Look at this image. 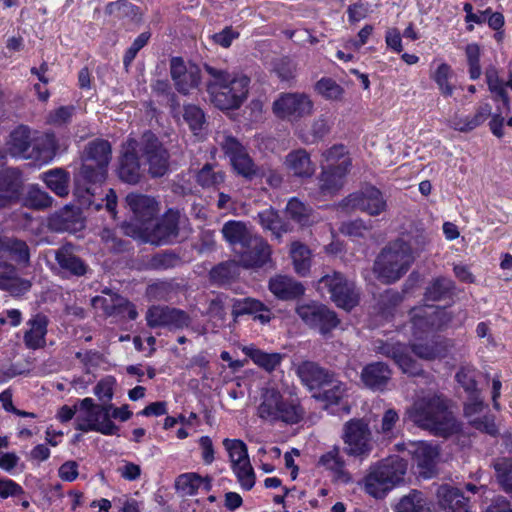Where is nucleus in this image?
Masks as SVG:
<instances>
[{"mask_svg": "<svg viewBox=\"0 0 512 512\" xmlns=\"http://www.w3.org/2000/svg\"><path fill=\"white\" fill-rule=\"evenodd\" d=\"M141 157L148 166L151 177L164 176L169 170L170 154L161 140L151 131H145L139 139L130 138L123 145L119 158L118 176L128 184H137L144 176L139 162Z\"/></svg>", "mask_w": 512, "mask_h": 512, "instance_id": "1", "label": "nucleus"}, {"mask_svg": "<svg viewBox=\"0 0 512 512\" xmlns=\"http://www.w3.org/2000/svg\"><path fill=\"white\" fill-rule=\"evenodd\" d=\"M407 414L416 426L437 437L448 438L461 430L450 401L442 394L427 393L418 397Z\"/></svg>", "mask_w": 512, "mask_h": 512, "instance_id": "2", "label": "nucleus"}, {"mask_svg": "<svg viewBox=\"0 0 512 512\" xmlns=\"http://www.w3.org/2000/svg\"><path fill=\"white\" fill-rule=\"evenodd\" d=\"M210 78L206 82V91L210 102L221 110L239 108L249 92L250 78L243 74H230L223 69L204 64Z\"/></svg>", "mask_w": 512, "mask_h": 512, "instance_id": "3", "label": "nucleus"}, {"mask_svg": "<svg viewBox=\"0 0 512 512\" xmlns=\"http://www.w3.org/2000/svg\"><path fill=\"white\" fill-rule=\"evenodd\" d=\"M413 252L404 238L388 243L374 262V273L383 283L398 281L413 264Z\"/></svg>", "mask_w": 512, "mask_h": 512, "instance_id": "4", "label": "nucleus"}, {"mask_svg": "<svg viewBox=\"0 0 512 512\" xmlns=\"http://www.w3.org/2000/svg\"><path fill=\"white\" fill-rule=\"evenodd\" d=\"M305 415L303 407L296 398H285L274 387L265 388L261 393V402L257 407V416L269 423L283 422L297 424Z\"/></svg>", "mask_w": 512, "mask_h": 512, "instance_id": "5", "label": "nucleus"}, {"mask_svg": "<svg viewBox=\"0 0 512 512\" xmlns=\"http://www.w3.org/2000/svg\"><path fill=\"white\" fill-rule=\"evenodd\" d=\"M407 462L399 457H390L375 467L364 479V490L374 498H382L395 485L403 481Z\"/></svg>", "mask_w": 512, "mask_h": 512, "instance_id": "6", "label": "nucleus"}, {"mask_svg": "<svg viewBox=\"0 0 512 512\" xmlns=\"http://www.w3.org/2000/svg\"><path fill=\"white\" fill-rule=\"evenodd\" d=\"M111 145L107 140L96 139L89 142L83 152L80 173L90 183H101L107 175L111 160Z\"/></svg>", "mask_w": 512, "mask_h": 512, "instance_id": "7", "label": "nucleus"}, {"mask_svg": "<svg viewBox=\"0 0 512 512\" xmlns=\"http://www.w3.org/2000/svg\"><path fill=\"white\" fill-rule=\"evenodd\" d=\"M346 455L358 459L367 458L373 450V435L365 419H350L343 425L341 436Z\"/></svg>", "mask_w": 512, "mask_h": 512, "instance_id": "8", "label": "nucleus"}, {"mask_svg": "<svg viewBox=\"0 0 512 512\" xmlns=\"http://www.w3.org/2000/svg\"><path fill=\"white\" fill-rule=\"evenodd\" d=\"M317 290L322 294L328 293L331 300L347 311L358 304L359 294L353 281L348 280L342 273L333 271L318 281Z\"/></svg>", "mask_w": 512, "mask_h": 512, "instance_id": "9", "label": "nucleus"}, {"mask_svg": "<svg viewBox=\"0 0 512 512\" xmlns=\"http://www.w3.org/2000/svg\"><path fill=\"white\" fill-rule=\"evenodd\" d=\"M79 246L65 242L53 251L55 264L51 267L58 276L70 279L81 278L91 273L87 261L80 256Z\"/></svg>", "mask_w": 512, "mask_h": 512, "instance_id": "10", "label": "nucleus"}, {"mask_svg": "<svg viewBox=\"0 0 512 512\" xmlns=\"http://www.w3.org/2000/svg\"><path fill=\"white\" fill-rule=\"evenodd\" d=\"M79 411L75 420V429L82 432L96 431L104 435L117 434L118 426L111 419H103L104 408L95 404L92 398L81 400Z\"/></svg>", "mask_w": 512, "mask_h": 512, "instance_id": "11", "label": "nucleus"}, {"mask_svg": "<svg viewBox=\"0 0 512 512\" xmlns=\"http://www.w3.org/2000/svg\"><path fill=\"white\" fill-rule=\"evenodd\" d=\"M220 146L229 158L234 172L247 181H252L262 174V168L258 167L250 157L246 148L233 136L223 135Z\"/></svg>", "mask_w": 512, "mask_h": 512, "instance_id": "12", "label": "nucleus"}, {"mask_svg": "<svg viewBox=\"0 0 512 512\" xmlns=\"http://www.w3.org/2000/svg\"><path fill=\"white\" fill-rule=\"evenodd\" d=\"M295 311L307 326L321 334L329 333L339 324L336 313L322 303L311 301L298 304Z\"/></svg>", "mask_w": 512, "mask_h": 512, "instance_id": "13", "label": "nucleus"}, {"mask_svg": "<svg viewBox=\"0 0 512 512\" xmlns=\"http://www.w3.org/2000/svg\"><path fill=\"white\" fill-rule=\"evenodd\" d=\"M452 321V313L445 308L425 306L412 311V328L416 337L434 330L446 328Z\"/></svg>", "mask_w": 512, "mask_h": 512, "instance_id": "14", "label": "nucleus"}, {"mask_svg": "<svg viewBox=\"0 0 512 512\" xmlns=\"http://www.w3.org/2000/svg\"><path fill=\"white\" fill-rule=\"evenodd\" d=\"M145 318L150 328L165 327L170 330H182L189 327L192 322L184 310L160 305L150 307Z\"/></svg>", "mask_w": 512, "mask_h": 512, "instance_id": "15", "label": "nucleus"}, {"mask_svg": "<svg viewBox=\"0 0 512 512\" xmlns=\"http://www.w3.org/2000/svg\"><path fill=\"white\" fill-rule=\"evenodd\" d=\"M312 109V101L307 95L300 93H283L273 103L274 114L288 120H298L310 115Z\"/></svg>", "mask_w": 512, "mask_h": 512, "instance_id": "16", "label": "nucleus"}, {"mask_svg": "<svg viewBox=\"0 0 512 512\" xmlns=\"http://www.w3.org/2000/svg\"><path fill=\"white\" fill-rule=\"evenodd\" d=\"M342 203L344 207L359 209L371 216L379 215L387 207L382 192L374 186H365L360 192L350 194Z\"/></svg>", "mask_w": 512, "mask_h": 512, "instance_id": "17", "label": "nucleus"}, {"mask_svg": "<svg viewBox=\"0 0 512 512\" xmlns=\"http://www.w3.org/2000/svg\"><path fill=\"white\" fill-rule=\"evenodd\" d=\"M170 75L177 91L184 95L197 88L201 82L200 68L195 64L186 65L178 57H174L170 61Z\"/></svg>", "mask_w": 512, "mask_h": 512, "instance_id": "18", "label": "nucleus"}, {"mask_svg": "<svg viewBox=\"0 0 512 512\" xmlns=\"http://www.w3.org/2000/svg\"><path fill=\"white\" fill-rule=\"evenodd\" d=\"M180 217L179 211H167L152 229L147 230L146 241L155 246L171 243L179 234Z\"/></svg>", "mask_w": 512, "mask_h": 512, "instance_id": "19", "label": "nucleus"}, {"mask_svg": "<svg viewBox=\"0 0 512 512\" xmlns=\"http://www.w3.org/2000/svg\"><path fill=\"white\" fill-rule=\"evenodd\" d=\"M351 165L350 158H343L337 165H323L318 182L320 192L323 195L336 194L344 186Z\"/></svg>", "mask_w": 512, "mask_h": 512, "instance_id": "20", "label": "nucleus"}, {"mask_svg": "<svg viewBox=\"0 0 512 512\" xmlns=\"http://www.w3.org/2000/svg\"><path fill=\"white\" fill-rule=\"evenodd\" d=\"M239 264L243 268H262L271 262V247L262 237L255 235L241 248Z\"/></svg>", "mask_w": 512, "mask_h": 512, "instance_id": "21", "label": "nucleus"}, {"mask_svg": "<svg viewBox=\"0 0 512 512\" xmlns=\"http://www.w3.org/2000/svg\"><path fill=\"white\" fill-rule=\"evenodd\" d=\"M7 149L12 156L24 159H38L40 154L37 143L31 137L30 129L24 125L11 131Z\"/></svg>", "mask_w": 512, "mask_h": 512, "instance_id": "22", "label": "nucleus"}, {"mask_svg": "<svg viewBox=\"0 0 512 512\" xmlns=\"http://www.w3.org/2000/svg\"><path fill=\"white\" fill-rule=\"evenodd\" d=\"M22 173L17 168L0 171V208L17 203L22 195Z\"/></svg>", "mask_w": 512, "mask_h": 512, "instance_id": "23", "label": "nucleus"}, {"mask_svg": "<svg viewBox=\"0 0 512 512\" xmlns=\"http://www.w3.org/2000/svg\"><path fill=\"white\" fill-rule=\"evenodd\" d=\"M29 247L25 241L0 232V267H8L11 261L28 264Z\"/></svg>", "mask_w": 512, "mask_h": 512, "instance_id": "24", "label": "nucleus"}, {"mask_svg": "<svg viewBox=\"0 0 512 512\" xmlns=\"http://www.w3.org/2000/svg\"><path fill=\"white\" fill-rule=\"evenodd\" d=\"M407 451L416 463L419 474L425 478L432 477L439 454L437 448L426 442H416L410 443Z\"/></svg>", "mask_w": 512, "mask_h": 512, "instance_id": "25", "label": "nucleus"}, {"mask_svg": "<svg viewBox=\"0 0 512 512\" xmlns=\"http://www.w3.org/2000/svg\"><path fill=\"white\" fill-rule=\"evenodd\" d=\"M296 374L310 391L324 388L325 383L334 376L332 371L310 360L300 362L296 367Z\"/></svg>", "mask_w": 512, "mask_h": 512, "instance_id": "26", "label": "nucleus"}, {"mask_svg": "<svg viewBox=\"0 0 512 512\" xmlns=\"http://www.w3.org/2000/svg\"><path fill=\"white\" fill-rule=\"evenodd\" d=\"M231 315L234 321L240 316L252 315L254 320L262 324H266L272 319L271 309L260 300L251 297L234 299Z\"/></svg>", "mask_w": 512, "mask_h": 512, "instance_id": "27", "label": "nucleus"}, {"mask_svg": "<svg viewBox=\"0 0 512 512\" xmlns=\"http://www.w3.org/2000/svg\"><path fill=\"white\" fill-rule=\"evenodd\" d=\"M391 377L392 370L386 363L381 361L365 365L360 374L363 385L373 391H384Z\"/></svg>", "mask_w": 512, "mask_h": 512, "instance_id": "28", "label": "nucleus"}, {"mask_svg": "<svg viewBox=\"0 0 512 512\" xmlns=\"http://www.w3.org/2000/svg\"><path fill=\"white\" fill-rule=\"evenodd\" d=\"M48 226L55 232H76L83 227L81 213L74 206H65L49 217Z\"/></svg>", "mask_w": 512, "mask_h": 512, "instance_id": "29", "label": "nucleus"}, {"mask_svg": "<svg viewBox=\"0 0 512 512\" xmlns=\"http://www.w3.org/2000/svg\"><path fill=\"white\" fill-rule=\"evenodd\" d=\"M95 307H101L109 316H127L131 320L138 317L135 306L126 298L118 294H110L109 298L96 296L92 299Z\"/></svg>", "mask_w": 512, "mask_h": 512, "instance_id": "30", "label": "nucleus"}, {"mask_svg": "<svg viewBox=\"0 0 512 512\" xmlns=\"http://www.w3.org/2000/svg\"><path fill=\"white\" fill-rule=\"evenodd\" d=\"M48 324V317L42 313L33 315L26 322L28 328L24 332L23 341L28 349L36 350L44 347Z\"/></svg>", "mask_w": 512, "mask_h": 512, "instance_id": "31", "label": "nucleus"}, {"mask_svg": "<svg viewBox=\"0 0 512 512\" xmlns=\"http://www.w3.org/2000/svg\"><path fill=\"white\" fill-rule=\"evenodd\" d=\"M126 202L133 212L134 217L141 224L152 220L158 212L157 202L154 198L147 195L129 193L126 196Z\"/></svg>", "mask_w": 512, "mask_h": 512, "instance_id": "32", "label": "nucleus"}, {"mask_svg": "<svg viewBox=\"0 0 512 512\" xmlns=\"http://www.w3.org/2000/svg\"><path fill=\"white\" fill-rule=\"evenodd\" d=\"M318 464L330 470L333 473V480L342 484L352 481L351 474L345 469V460L340 455V448L334 446L330 451L323 454Z\"/></svg>", "mask_w": 512, "mask_h": 512, "instance_id": "33", "label": "nucleus"}, {"mask_svg": "<svg viewBox=\"0 0 512 512\" xmlns=\"http://www.w3.org/2000/svg\"><path fill=\"white\" fill-rule=\"evenodd\" d=\"M269 290L281 300H294L304 295V286L287 276H276L269 281Z\"/></svg>", "mask_w": 512, "mask_h": 512, "instance_id": "34", "label": "nucleus"}, {"mask_svg": "<svg viewBox=\"0 0 512 512\" xmlns=\"http://www.w3.org/2000/svg\"><path fill=\"white\" fill-rule=\"evenodd\" d=\"M286 169L295 177L309 178L315 172V165L304 149L289 152L284 161Z\"/></svg>", "mask_w": 512, "mask_h": 512, "instance_id": "35", "label": "nucleus"}, {"mask_svg": "<svg viewBox=\"0 0 512 512\" xmlns=\"http://www.w3.org/2000/svg\"><path fill=\"white\" fill-rule=\"evenodd\" d=\"M491 106L488 103L479 105L473 116H463L456 113L449 121L450 127L459 132H470L483 124L491 116Z\"/></svg>", "mask_w": 512, "mask_h": 512, "instance_id": "36", "label": "nucleus"}, {"mask_svg": "<svg viewBox=\"0 0 512 512\" xmlns=\"http://www.w3.org/2000/svg\"><path fill=\"white\" fill-rule=\"evenodd\" d=\"M436 496L441 508L449 512H461L467 509L468 499L462 492L449 484H442L437 488Z\"/></svg>", "mask_w": 512, "mask_h": 512, "instance_id": "37", "label": "nucleus"}, {"mask_svg": "<svg viewBox=\"0 0 512 512\" xmlns=\"http://www.w3.org/2000/svg\"><path fill=\"white\" fill-rule=\"evenodd\" d=\"M4 272H0V289L7 291L12 296H21L28 292L32 286L31 282L18 276L16 268L9 264L3 267Z\"/></svg>", "mask_w": 512, "mask_h": 512, "instance_id": "38", "label": "nucleus"}, {"mask_svg": "<svg viewBox=\"0 0 512 512\" xmlns=\"http://www.w3.org/2000/svg\"><path fill=\"white\" fill-rule=\"evenodd\" d=\"M221 232L224 239L231 246L235 247L239 245L241 248H244L247 243L255 236L249 231L244 222L234 220L226 222L223 225Z\"/></svg>", "mask_w": 512, "mask_h": 512, "instance_id": "39", "label": "nucleus"}, {"mask_svg": "<svg viewBox=\"0 0 512 512\" xmlns=\"http://www.w3.org/2000/svg\"><path fill=\"white\" fill-rule=\"evenodd\" d=\"M319 390L321 391L313 394V398L324 402L325 407H327L328 405H334L340 402L346 393V385L334 375L325 383V387Z\"/></svg>", "mask_w": 512, "mask_h": 512, "instance_id": "40", "label": "nucleus"}, {"mask_svg": "<svg viewBox=\"0 0 512 512\" xmlns=\"http://www.w3.org/2000/svg\"><path fill=\"white\" fill-rule=\"evenodd\" d=\"M455 283L450 278L439 276L433 279L426 288L425 298L429 301H441L451 298L454 294Z\"/></svg>", "mask_w": 512, "mask_h": 512, "instance_id": "41", "label": "nucleus"}, {"mask_svg": "<svg viewBox=\"0 0 512 512\" xmlns=\"http://www.w3.org/2000/svg\"><path fill=\"white\" fill-rule=\"evenodd\" d=\"M225 172L218 169L216 165L206 163L196 175V182L203 188H214L219 190L225 182Z\"/></svg>", "mask_w": 512, "mask_h": 512, "instance_id": "42", "label": "nucleus"}, {"mask_svg": "<svg viewBox=\"0 0 512 512\" xmlns=\"http://www.w3.org/2000/svg\"><path fill=\"white\" fill-rule=\"evenodd\" d=\"M257 220L265 230L271 231L277 239L283 232H287L288 228L285 222L280 218L278 212L273 208L265 209L258 213Z\"/></svg>", "mask_w": 512, "mask_h": 512, "instance_id": "43", "label": "nucleus"}, {"mask_svg": "<svg viewBox=\"0 0 512 512\" xmlns=\"http://www.w3.org/2000/svg\"><path fill=\"white\" fill-rule=\"evenodd\" d=\"M290 255L296 273L301 276L307 275L311 267L310 249L300 242H293L291 244Z\"/></svg>", "mask_w": 512, "mask_h": 512, "instance_id": "44", "label": "nucleus"}, {"mask_svg": "<svg viewBox=\"0 0 512 512\" xmlns=\"http://www.w3.org/2000/svg\"><path fill=\"white\" fill-rule=\"evenodd\" d=\"M243 351L255 364L268 372L275 370L282 361L279 353H265L254 347H245Z\"/></svg>", "mask_w": 512, "mask_h": 512, "instance_id": "45", "label": "nucleus"}, {"mask_svg": "<svg viewBox=\"0 0 512 512\" xmlns=\"http://www.w3.org/2000/svg\"><path fill=\"white\" fill-rule=\"evenodd\" d=\"M44 181L49 189L60 197L69 193V175L62 169H54L44 174Z\"/></svg>", "mask_w": 512, "mask_h": 512, "instance_id": "46", "label": "nucleus"}, {"mask_svg": "<svg viewBox=\"0 0 512 512\" xmlns=\"http://www.w3.org/2000/svg\"><path fill=\"white\" fill-rule=\"evenodd\" d=\"M239 266L234 261L220 263L211 270V279L220 285L228 284L238 276Z\"/></svg>", "mask_w": 512, "mask_h": 512, "instance_id": "47", "label": "nucleus"}, {"mask_svg": "<svg viewBox=\"0 0 512 512\" xmlns=\"http://www.w3.org/2000/svg\"><path fill=\"white\" fill-rule=\"evenodd\" d=\"M180 263L179 256L172 251H164L152 255L146 262V269L166 270L175 267Z\"/></svg>", "mask_w": 512, "mask_h": 512, "instance_id": "48", "label": "nucleus"}, {"mask_svg": "<svg viewBox=\"0 0 512 512\" xmlns=\"http://www.w3.org/2000/svg\"><path fill=\"white\" fill-rule=\"evenodd\" d=\"M411 350L417 357L425 360H432L445 354L443 345L434 340L425 343H414Z\"/></svg>", "mask_w": 512, "mask_h": 512, "instance_id": "49", "label": "nucleus"}, {"mask_svg": "<svg viewBox=\"0 0 512 512\" xmlns=\"http://www.w3.org/2000/svg\"><path fill=\"white\" fill-rule=\"evenodd\" d=\"M223 446L227 450L231 462V466L250 460L248 455V448L246 444L239 439H224Z\"/></svg>", "mask_w": 512, "mask_h": 512, "instance_id": "50", "label": "nucleus"}, {"mask_svg": "<svg viewBox=\"0 0 512 512\" xmlns=\"http://www.w3.org/2000/svg\"><path fill=\"white\" fill-rule=\"evenodd\" d=\"M486 81L491 92L495 94V100H502L508 109V94L504 89V83L498 76L495 67L490 66L485 72Z\"/></svg>", "mask_w": 512, "mask_h": 512, "instance_id": "51", "label": "nucleus"}, {"mask_svg": "<svg viewBox=\"0 0 512 512\" xmlns=\"http://www.w3.org/2000/svg\"><path fill=\"white\" fill-rule=\"evenodd\" d=\"M426 505L422 493L414 490L400 500L396 506V512H424Z\"/></svg>", "mask_w": 512, "mask_h": 512, "instance_id": "52", "label": "nucleus"}, {"mask_svg": "<svg viewBox=\"0 0 512 512\" xmlns=\"http://www.w3.org/2000/svg\"><path fill=\"white\" fill-rule=\"evenodd\" d=\"M231 467L241 487L245 490H251L255 484V473L250 460H244V462L232 465Z\"/></svg>", "mask_w": 512, "mask_h": 512, "instance_id": "53", "label": "nucleus"}, {"mask_svg": "<svg viewBox=\"0 0 512 512\" xmlns=\"http://www.w3.org/2000/svg\"><path fill=\"white\" fill-rule=\"evenodd\" d=\"M52 204L49 194L37 186H31L25 197V205L34 209H45Z\"/></svg>", "mask_w": 512, "mask_h": 512, "instance_id": "54", "label": "nucleus"}, {"mask_svg": "<svg viewBox=\"0 0 512 512\" xmlns=\"http://www.w3.org/2000/svg\"><path fill=\"white\" fill-rule=\"evenodd\" d=\"M102 242L106 245L107 249L114 253L125 252L129 249L130 242L117 236L115 231L109 228H104L100 232Z\"/></svg>", "mask_w": 512, "mask_h": 512, "instance_id": "55", "label": "nucleus"}, {"mask_svg": "<svg viewBox=\"0 0 512 512\" xmlns=\"http://www.w3.org/2000/svg\"><path fill=\"white\" fill-rule=\"evenodd\" d=\"M286 213L295 222L306 225L309 222L311 209L298 199L293 198L286 206Z\"/></svg>", "mask_w": 512, "mask_h": 512, "instance_id": "56", "label": "nucleus"}, {"mask_svg": "<svg viewBox=\"0 0 512 512\" xmlns=\"http://www.w3.org/2000/svg\"><path fill=\"white\" fill-rule=\"evenodd\" d=\"M315 90L329 100L340 99L344 92L343 88L331 78L320 79L315 85Z\"/></svg>", "mask_w": 512, "mask_h": 512, "instance_id": "57", "label": "nucleus"}, {"mask_svg": "<svg viewBox=\"0 0 512 512\" xmlns=\"http://www.w3.org/2000/svg\"><path fill=\"white\" fill-rule=\"evenodd\" d=\"M203 478L196 473H186L180 475L176 480V488L182 490L186 495H195L199 489Z\"/></svg>", "mask_w": 512, "mask_h": 512, "instance_id": "58", "label": "nucleus"}, {"mask_svg": "<svg viewBox=\"0 0 512 512\" xmlns=\"http://www.w3.org/2000/svg\"><path fill=\"white\" fill-rule=\"evenodd\" d=\"M451 76L452 70L446 63L440 64L432 76L444 96H451L453 93V87L449 84Z\"/></svg>", "mask_w": 512, "mask_h": 512, "instance_id": "59", "label": "nucleus"}, {"mask_svg": "<svg viewBox=\"0 0 512 512\" xmlns=\"http://www.w3.org/2000/svg\"><path fill=\"white\" fill-rule=\"evenodd\" d=\"M466 56L469 65L470 78L476 80L481 75L480 47L477 44L467 45Z\"/></svg>", "mask_w": 512, "mask_h": 512, "instance_id": "60", "label": "nucleus"}, {"mask_svg": "<svg viewBox=\"0 0 512 512\" xmlns=\"http://www.w3.org/2000/svg\"><path fill=\"white\" fill-rule=\"evenodd\" d=\"M183 118L193 131L200 130L205 122L203 111L191 104L184 107Z\"/></svg>", "mask_w": 512, "mask_h": 512, "instance_id": "61", "label": "nucleus"}, {"mask_svg": "<svg viewBox=\"0 0 512 512\" xmlns=\"http://www.w3.org/2000/svg\"><path fill=\"white\" fill-rule=\"evenodd\" d=\"M151 34L149 32L141 33L132 43V45L127 49L123 63L126 68L130 66V64L135 59L137 53L148 43Z\"/></svg>", "mask_w": 512, "mask_h": 512, "instance_id": "62", "label": "nucleus"}, {"mask_svg": "<svg viewBox=\"0 0 512 512\" xmlns=\"http://www.w3.org/2000/svg\"><path fill=\"white\" fill-rule=\"evenodd\" d=\"M456 380L468 395H475V393L480 392L477 388L475 373L473 370L461 369L456 373Z\"/></svg>", "mask_w": 512, "mask_h": 512, "instance_id": "63", "label": "nucleus"}, {"mask_svg": "<svg viewBox=\"0 0 512 512\" xmlns=\"http://www.w3.org/2000/svg\"><path fill=\"white\" fill-rule=\"evenodd\" d=\"M106 11L110 14L118 11L120 17H131L136 19L139 14L138 7L131 2H110Z\"/></svg>", "mask_w": 512, "mask_h": 512, "instance_id": "64", "label": "nucleus"}]
</instances>
